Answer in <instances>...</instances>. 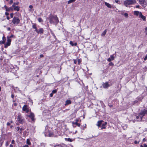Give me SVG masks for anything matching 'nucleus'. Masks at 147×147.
Segmentation results:
<instances>
[{
	"instance_id": "f257e3e1",
	"label": "nucleus",
	"mask_w": 147,
	"mask_h": 147,
	"mask_svg": "<svg viewBox=\"0 0 147 147\" xmlns=\"http://www.w3.org/2000/svg\"><path fill=\"white\" fill-rule=\"evenodd\" d=\"M49 22L51 24H57L59 22L58 18L56 16H51L49 18Z\"/></svg>"
},
{
	"instance_id": "f03ea898",
	"label": "nucleus",
	"mask_w": 147,
	"mask_h": 147,
	"mask_svg": "<svg viewBox=\"0 0 147 147\" xmlns=\"http://www.w3.org/2000/svg\"><path fill=\"white\" fill-rule=\"evenodd\" d=\"M136 2L135 0H126L124 2V4L125 6L128 7L129 5L133 4Z\"/></svg>"
},
{
	"instance_id": "7ed1b4c3",
	"label": "nucleus",
	"mask_w": 147,
	"mask_h": 147,
	"mask_svg": "<svg viewBox=\"0 0 147 147\" xmlns=\"http://www.w3.org/2000/svg\"><path fill=\"white\" fill-rule=\"evenodd\" d=\"M17 121L18 122L21 124H23L24 123V118L21 114H19L17 116Z\"/></svg>"
},
{
	"instance_id": "20e7f679",
	"label": "nucleus",
	"mask_w": 147,
	"mask_h": 147,
	"mask_svg": "<svg viewBox=\"0 0 147 147\" xmlns=\"http://www.w3.org/2000/svg\"><path fill=\"white\" fill-rule=\"evenodd\" d=\"M146 114H147V108L142 111L139 114V116L140 118V121L142 120V118Z\"/></svg>"
},
{
	"instance_id": "39448f33",
	"label": "nucleus",
	"mask_w": 147,
	"mask_h": 147,
	"mask_svg": "<svg viewBox=\"0 0 147 147\" xmlns=\"http://www.w3.org/2000/svg\"><path fill=\"white\" fill-rule=\"evenodd\" d=\"M12 22L14 24H18L20 22V20L19 18L14 17L12 20Z\"/></svg>"
},
{
	"instance_id": "423d86ee",
	"label": "nucleus",
	"mask_w": 147,
	"mask_h": 147,
	"mask_svg": "<svg viewBox=\"0 0 147 147\" xmlns=\"http://www.w3.org/2000/svg\"><path fill=\"white\" fill-rule=\"evenodd\" d=\"M7 42L5 45V48H7V47L9 46L11 44V40L8 36L7 37Z\"/></svg>"
},
{
	"instance_id": "0eeeda50",
	"label": "nucleus",
	"mask_w": 147,
	"mask_h": 147,
	"mask_svg": "<svg viewBox=\"0 0 147 147\" xmlns=\"http://www.w3.org/2000/svg\"><path fill=\"white\" fill-rule=\"evenodd\" d=\"M28 107L26 105H24L22 107V110L23 111H26L27 113L29 111V109Z\"/></svg>"
},
{
	"instance_id": "6e6552de",
	"label": "nucleus",
	"mask_w": 147,
	"mask_h": 147,
	"mask_svg": "<svg viewBox=\"0 0 147 147\" xmlns=\"http://www.w3.org/2000/svg\"><path fill=\"white\" fill-rule=\"evenodd\" d=\"M4 7L6 11H13V8L12 6L9 8H8L6 5H5L4 6Z\"/></svg>"
},
{
	"instance_id": "1a4fd4ad",
	"label": "nucleus",
	"mask_w": 147,
	"mask_h": 147,
	"mask_svg": "<svg viewBox=\"0 0 147 147\" xmlns=\"http://www.w3.org/2000/svg\"><path fill=\"white\" fill-rule=\"evenodd\" d=\"M139 3L141 4L142 6L145 7V5L146 4L145 0H139Z\"/></svg>"
},
{
	"instance_id": "9d476101",
	"label": "nucleus",
	"mask_w": 147,
	"mask_h": 147,
	"mask_svg": "<svg viewBox=\"0 0 147 147\" xmlns=\"http://www.w3.org/2000/svg\"><path fill=\"white\" fill-rule=\"evenodd\" d=\"M16 129L18 133L20 134H22V132L24 130V129L23 128H20L19 127H17L16 128Z\"/></svg>"
},
{
	"instance_id": "9b49d317",
	"label": "nucleus",
	"mask_w": 147,
	"mask_h": 147,
	"mask_svg": "<svg viewBox=\"0 0 147 147\" xmlns=\"http://www.w3.org/2000/svg\"><path fill=\"white\" fill-rule=\"evenodd\" d=\"M102 86L104 88H107L109 86V85L108 82H106L105 83H103L102 84Z\"/></svg>"
},
{
	"instance_id": "f8f14e48",
	"label": "nucleus",
	"mask_w": 147,
	"mask_h": 147,
	"mask_svg": "<svg viewBox=\"0 0 147 147\" xmlns=\"http://www.w3.org/2000/svg\"><path fill=\"white\" fill-rule=\"evenodd\" d=\"M139 18H140L142 19V20L144 21H146V17L144 16L142 14V13H140V14L139 16Z\"/></svg>"
},
{
	"instance_id": "ddd939ff",
	"label": "nucleus",
	"mask_w": 147,
	"mask_h": 147,
	"mask_svg": "<svg viewBox=\"0 0 147 147\" xmlns=\"http://www.w3.org/2000/svg\"><path fill=\"white\" fill-rule=\"evenodd\" d=\"M29 117L30 118V119H31L33 121H34V115L33 113H30V115L29 116Z\"/></svg>"
},
{
	"instance_id": "4468645a",
	"label": "nucleus",
	"mask_w": 147,
	"mask_h": 147,
	"mask_svg": "<svg viewBox=\"0 0 147 147\" xmlns=\"http://www.w3.org/2000/svg\"><path fill=\"white\" fill-rule=\"evenodd\" d=\"M115 57L113 55L110 56V57L107 60L109 62H111L112 60H114Z\"/></svg>"
},
{
	"instance_id": "2eb2a0df",
	"label": "nucleus",
	"mask_w": 147,
	"mask_h": 147,
	"mask_svg": "<svg viewBox=\"0 0 147 147\" xmlns=\"http://www.w3.org/2000/svg\"><path fill=\"white\" fill-rule=\"evenodd\" d=\"M71 103V101L70 100H67L65 101V106H66L69 104H70Z\"/></svg>"
},
{
	"instance_id": "dca6fc26",
	"label": "nucleus",
	"mask_w": 147,
	"mask_h": 147,
	"mask_svg": "<svg viewBox=\"0 0 147 147\" xmlns=\"http://www.w3.org/2000/svg\"><path fill=\"white\" fill-rule=\"evenodd\" d=\"M140 13H141V12L138 11H134V14L137 16H139Z\"/></svg>"
},
{
	"instance_id": "f3484780",
	"label": "nucleus",
	"mask_w": 147,
	"mask_h": 147,
	"mask_svg": "<svg viewBox=\"0 0 147 147\" xmlns=\"http://www.w3.org/2000/svg\"><path fill=\"white\" fill-rule=\"evenodd\" d=\"M12 7L15 10L17 11H18L19 10L20 7L18 6H16Z\"/></svg>"
},
{
	"instance_id": "a211bd4d",
	"label": "nucleus",
	"mask_w": 147,
	"mask_h": 147,
	"mask_svg": "<svg viewBox=\"0 0 147 147\" xmlns=\"http://www.w3.org/2000/svg\"><path fill=\"white\" fill-rule=\"evenodd\" d=\"M44 30L42 28H40L38 30V34H42L43 33Z\"/></svg>"
},
{
	"instance_id": "6ab92c4d",
	"label": "nucleus",
	"mask_w": 147,
	"mask_h": 147,
	"mask_svg": "<svg viewBox=\"0 0 147 147\" xmlns=\"http://www.w3.org/2000/svg\"><path fill=\"white\" fill-rule=\"evenodd\" d=\"M103 121L102 120L98 121L97 122V125L98 126V127H100L102 124V122Z\"/></svg>"
},
{
	"instance_id": "aec40b11",
	"label": "nucleus",
	"mask_w": 147,
	"mask_h": 147,
	"mask_svg": "<svg viewBox=\"0 0 147 147\" xmlns=\"http://www.w3.org/2000/svg\"><path fill=\"white\" fill-rule=\"evenodd\" d=\"M107 31V29L105 30L104 31V32L102 33L101 35V36H104L105 35V34L106 33Z\"/></svg>"
},
{
	"instance_id": "412c9836",
	"label": "nucleus",
	"mask_w": 147,
	"mask_h": 147,
	"mask_svg": "<svg viewBox=\"0 0 147 147\" xmlns=\"http://www.w3.org/2000/svg\"><path fill=\"white\" fill-rule=\"evenodd\" d=\"M105 5H106L108 7L111 8V5L108 3L105 2Z\"/></svg>"
},
{
	"instance_id": "4be33fe9",
	"label": "nucleus",
	"mask_w": 147,
	"mask_h": 147,
	"mask_svg": "<svg viewBox=\"0 0 147 147\" xmlns=\"http://www.w3.org/2000/svg\"><path fill=\"white\" fill-rule=\"evenodd\" d=\"M65 146V145L63 144H60L58 145H56L54 146V147H64Z\"/></svg>"
},
{
	"instance_id": "5701e85b",
	"label": "nucleus",
	"mask_w": 147,
	"mask_h": 147,
	"mask_svg": "<svg viewBox=\"0 0 147 147\" xmlns=\"http://www.w3.org/2000/svg\"><path fill=\"white\" fill-rule=\"evenodd\" d=\"M72 124H76V125L78 127H80V124L79 123H77V122H73L72 123Z\"/></svg>"
},
{
	"instance_id": "b1692460",
	"label": "nucleus",
	"mask_w": 147,
	"mask_h": 147,
	"mask_svg": "<svg viewBox=\"0 0 147 147\" xmlns=\"http://www.w3.org/2000/svg\"><path fill=\"white\" fill-rule=\"evenodd\" d=\"M76 0H69L68 1V4H70L76 1Z\"/></svg>"
},
{
	"instance_id": "393cba45",
	"label": "nucleus",
	"mask_w": 147,
	"mask_h": 147,
	"mask_svg": "<svg viewBox=\"0 0 147 147\" xmlns=\"http://www.w3.org/2000/svg\"><path fill=\"white\" fill-rule=\"evenodd\" d=\"M26 143L28 145H30L31 144V143L30 142L29 139H27Z\"/></svg>"
},
{
	"instance_id": "a878e982",
	"label": "nucleus",
	"mask_w": 147,
	"mask_h": 147,
	"mask_svg": "<svg viewBox=\"0 0 147 147\" xmlns=\"http://www.w3.org/2000/svg\"><path fill=\"white\" fill-rule=\"evenodd\" d=\"M19 4V2L14 3L12 5V6H16V5H18Z\"/></svg>"
},
{
	"instance_id": "bb28decb",
	"label": "nucleus",
	"mask_w": 147,
	"mask_h": 147,
	"mask_svg": "<svg viewBox=\"0 0 147 147\" xmlns=\"http://www.w3.org/2000/svg\"><path fill=\"white\" fill-rule=\"evenodd\" d=\"M66 140L68 141L69 142H72V140L71 139L68 138H65V139Z\"/></svg>"
},
{
	"instance_id": "cd10ccee",
	"label": "nucleus",
	"mask_w": 147,
	"mask_h": 147,
	"mask_svg": "<svg viewBox=\"0 0 147 147\" xmlns=\"http://www.w3.org/2000/svg\"><path fill=\"white\" fill-rule=\"evenodd\" d=\"M106 128V127H105V125H104V124H102V127L101 128V129H105Z\"/></svg>"
},
{
	"instance_id": "c85d7f7f",
	"label": "nucleus",
	"mask_w": 147,
	"mask_h": 147,
	"mask_svg": "<svg viewBox=\"0 0 147 147\" xmlns=\"http://www.w3.org/2000/svg\"><path fill=\"white\" fill-rule=\"evenodd\" d=\"M124 15L126 18H127L128 17V14L127 13H125Z\"/></svg>"
},
{
	"instance_id": "c756f323",
	"label": "nucleus",
	"mask_w": 147,
	"mask_h": 147,
	"mask_svg": "<svg viewBox=\"0 0 147 147\" xmlns=\"http://www.w3.org/2000/svg\"><path fill=\"white\" fill-rule=\"evenodd\" d=\"M69 44L72 46H74V43H73V42L71 41L69 42Z\"/></svg>"
},
{
	"instance_id": "7c9ffc66",
	"label": "nucleus",
	"mask_w": 147,
	"mask_h": 147,
	"mask_svg": "<svg viewBox=\"0 0 147 147\" xmlns=\"http://www.w3.org/2000/svg\"><path fill=\"white\" fill-rule=\"evenodd\" d=\"M32 28L34 29L36 28H37L36 27V25L35 24H33L32 25Z\"/></svg>"
},
{
	"instance_id": "2f4dec72",
	"label": "nucleus",
	"mask_w": 147,
	"mask_h": 147,
	"mask_svg": "<svg viewBox=\"0 0 147 147\" xmlns=\"http://www.w3.org/2000/svg\"><path fill=\"white\" fill-rule=\"evenodd\" d=\"M38 21L40 22H42V20L41 18H39L38 19Z\"/></svg>"
},
{
	"instance_id": "473e14b6",
	"label": "nucleus",
	"mask_w": 147,
	"mask_h": 147,
	"mask_svg": "<svg viewBox=\"0 0 147 147\" xmlns=\"http://www.w3.org/2000/svg\"><path fill=\"white\" fill-rule=\"evenodd\" d=\"M109 65L110 66H113L114 65L113 63L112 62H110L109 63Z\"/></svg>"
},
{
	"instance_id": "72a5a7b5",
	"label": "nucleus",
	"mask_w": 147,
	"mask_h": 147,
	"mask_svg": "<svg viewBox=\"0 0 147 147\" xmlns=\"http://www.w3.org/2000/svg\"><path fill=\"white\" fill-rule=\"evenodd\" d=\"M139 141L138 142L136 140H135L134 142V143L135 144H139Z\"/></svg>"
},
{
	"instance_id": "f704fd0d",
	"label": "nucleus",
	"mask_w": 147,
	"mask_h": 147,
	"mask_svg": "<svg viewBox=\"0 0 147 147\" xmlns=\"http://www.w3.org/2000/svg\"><path fill=\"white\" fill-rule=\"evenodd\" d=\"M147 60V55H146L144 58V60L146 61Z\"/></svg>"
},
{
	"instance_id": "c9c22d12",
	"label": "nucleus",
	"mask_w": 147,
	"mask_h": 147,
	"mask_svg": "<svg viewBox=\"0 0 147 147\" xmlns=\"http://www.w3.org/2000/svg\"><path fill=\"white\" fill-rule=\"evenodd\" d=\"M10 17L11 18H12L13 17V13H11L10 14Z\"/></svg>"
},
{
	"instance_id": "e433bc0d",
	"label": "nucleus",
	"mask_w": 147,
	"mask_h": 147,
	"mask_svg": "<svg viewBox=\"0 0 147 147\" xmlns=\"http://www.w3.org/2000/svg\"><path fill=\"white\" fill-rule=\"evenodd\" d=\"M2 144H3V142L1 140H0V146H1L2 145Z\"/></svg>"
},
{
	"instance_id": "4c0bfd02",
	"label": "nucleus",
	"mask_w": 147,
	"mask_h": 147,
	"mask_svg": "<svg viewBox=\"0 0 147 147\" xmlns=\"http://www.w3.org/2000/svg\"><path fill=\"white\" fill-rule=\"evenodd\" d=\"M57 92L56 90H54L52 91V93H55Z\"/></svg>"
},
{
	"instance_id": "58836bf2",
	"label": "nucleus",
	"mask_w": 147,
	"mask_h": 147,
	"mask_svg": "<svg viewBox=\"0 0 147 147\" xmlns=\"http://www.w3.org/2000/svg\"><path fill=\"white\" fill-rule=\"evenodd\" d=\"M5 14L6 16H7L9 15V13L7 12H6L5 13Z\"/></svg>"
},
{
	"instance_id": "ea45409f",
	"label": "nucleus",
	"mask_w": 147,
	"mask_h": 147,
	"mask_svg": "<svg viewBox=\"0 0 147 147\" xmlns=\"http://www.w3.org/2000/svg\"><path fill=\"white\" fill-rule=\"evenodd\" d=\"M10 124H11V123L10 122H8L7 123V126H9V125H10Z\"/></svg>"
},
{
	"instance_id": "a19ab883",
	"label": "nucleus",
	"mask_w": 147,
	"mask_h": 147,
	"mask_svg": "<svg viewBox=\"0 0 147 147\" xmlns=\"http://www.w3.org/2000/svg\"><path fill=\"white\" fill-rule=\"evenodd\" d=\"M5 41H0V43L1 44H3L5 42Z\"/></svg>"
},
{
	"instance_id": "79ce46f5",
	"label": "nucleus",
	"mask_w": 147,
	"mask_h": 147,
	"mask_svg": "<svg viewBox=\"0 0 147 147\" xmlns=\"http://www.w3.org/2000/svg\"><path fill=\"white\" fill-rule=\"evenodd\" d=\"M29 7L30 9H32L33 8V6L32 5H30L29 6Z\"/></svg>"
},
{
	"instance_id": "37998d69",
	"label": "nucleus",
	"mask_w": 147,
	"mask_h": 147,
	"mask_svg": "<svg viewBox=\"0 0 147 147\" xmlns=\"http://www.w3.org/2000/svg\"><path fill=\"white\" fill-rule=\"evenodd\" d=\"M13 2V1L12 0H11L10 1L9 3L10 4H11Z\"/></svg>"
},
{
	"instance_id": "c03bdc74",
	"label": "nucleus",
	"mask_w": 147,
	"mask_h": 147,
	"mask_svg": "<svg viewBox=\"0 0 147 147\" xmlns=\"http://www.w3.org/2000/svg\"><path fill=\"white\" fill-rule=\"evenodd\" d=\"M14 142H15V141H14V140H12L11 141V143L12 144H14Z\"/></svg>"
},
{
	"instance_id": "a18cd8bd",
	"label": "nucleus",
	"mask_w": 147,
	"mask_h": 147,
	"mask_svg": "<svg viewBox=\"0 0 147 147\" xmlns=\"http://www.w3.org/2000/svg\"><path fill=\"white\" fill-rule=\"evenodd\" d=\"M35 29V31L37 32L38 33V30L37 29V28H36Z\"/></svg>"
},
{
	"instance_id": "49530a36",
	"label": "nucleus",
	"mask_w": 147,
	"mask_h": 147,
	"mask_svg": "<svg viewBox=\"0 0 147 147\" xmlns=\"http://www.w3.org/2000/svg\"><path fill=\"white\" fill-rule=\"evenodd\" d=\"M43 56H44L42 54L40 55V58L42 57H43Z\"/></svg>"
},
{
	"instance_id": "de8ad7c7",
	"label": "nucleus",
	"mask_w": 147,
	"mask_h": 147,
	"mask_svg": "<svg viewBox=\"0 0 147 147\" xmlns=\"http://www.w3.org/2000/svg\"><path fill=\"white\" fill-rule=\"evenodd\" d=\"M146 139L145 138H144L143 140V142H145L146 141Z\"/></svg>"
},
{
	"instance_id": "09e8293b",
	"label": "nucleus",
	"mask_w": 147,
	"mask_h": 147,
	"mask_svg": "<svg viewBox=\"0 0 147 147\" xmlns=\"http://www.w3.org/2000/svg\"><path fill=\"white\" fill-rule=\"evenodd\" d=\"M144 147H147V145H146L145 144H144Z\"/></svg>"
},
{
	"instance_id": "8fccbe9b",
	"label": "nucleus",
	"mask_w": 147,
	"mask_h": 147,
	"mask_svg": "<svg viewBox=\"0 0 147 147\" xmlns=\"http://www.w3.org/2000/svg\"><path fill=\"white\" fill-rule=\"evenodd\" d=\"M2 38H3V40L4 39H5V36H3Z\"/></svg>"
},
{
	"instance_id": "3c124183",
	"label": "nucleus",
	"mask_w": 147,
	"mask_h": 147,
	"mask_svg": "<svg viewBox=\"0 0 147 147\" xmlns=\"http://www.w3.org/2000/svg\"><path fill=\"white\" fill-rule=\"evenodd\" d=\"M78 63H79L81 62L80 60L79 59H78Z\"/></svg>"
},
{
	"instance_id": "603ef678",
	"label": "nucleus",
	"mask_w": 147,
	"mask_h": 147,
	"mask_svg": "<svg viewBox=\"0 0 147 147\" xmlns=\"http://www.w3.org/2000/svg\"><path fill=\"white\" fill-rule=\"evenodd\" d=\"M140 7V6L139 5H136V8H139V7Z\"/></svg>"
},
{
	"instance_id": "864d4df0",
	"label": "nucleus",
	"mask_w": 147,
	"mask_h": 147,
	"mask_svg": "<svg viewBox=\"0 0 147 147\" xmlns=\"http://www.w3.org/2000/svg\"><path fill=\"white\" fill-rule=\"evenodd\" d=\"M50 96L51 97H52L53 96V94L52 93H51L50 95Z\"/></svg>"
},
{
	"instance_id": "5fc2aeb1",
	"label": "nucleus",
	"mask_w": 147,
	"mask_h": 147,
	"mask_svg": "<svg viewBox=\"0 0 147 147\" xmlns=\"http://www.w3.org/2000/svg\"><path fill=\"white\" fill-rule=\"evenodd\" d=\"M11 97H12V98H13L14 97V95L13 94H12L11 95Z\"/></svg>"
},
{
	"instance_id": "6e6d98bb",
	"label": "nucleus",
	"mask_w": 147,
	"mask_h": 147,
	"mask_svg": "<svg viewBox=\"0 0 147 147\" xmlns=\"http://www.w3.org/2000/svg\"><path fill=\"white\" fill-rule=\"evenodd\" d=\"M7 20H9L10 19V18H9V17L7 16Z\"/></svg>"
},
{
	"instance_id": "4d7b16f0",
	"label": "nucleus",
	"mask_w": 147,
	"mask_h": 147,
	"mask_svg": "<svg viewBox=\"0 0 147 147\" xmlns=\"http://www.w3.org/2000/svg\"><path fill=\"white\" fill-rule=\"evenodd\" d=\"M74 45H75V46H76L77 45V43L76 42H75L74 44Z\"/></svg>"
},
{
	"instance_id": "13d9d810",
	"label": "nucleus",
	"mask_w": 147,
	"mask_h": 147,
	"mask_svg": "<svg viewBox=\"0 0 147 147\" xmlns=\"http://www.w3.org/2000/svg\"><path fill=\"white\" fill-rule=\"evenodd\" d=\"M119 1L118 0H115V1L117 3H118Z\"/></svg>"
},
{
	"instance_id": "bf43d9fd",
	"label": "nucleus",
	"mask_w": 147,
	"mask_h": 147,
	"mask_svg": "<svg viewBox=\"0 0 147 147\" xmlns=\"http://www.w3.org/2000/svg\"><path fill=\"white\" fill-rule=\"evenodd\" d=\"M9 147H13V145L12 144H11L10 145Z\"/></svg>"
},
{
	"instance_id": "052dcab7",
	"label": "nucleus",
	"mask_w": 147,
	"mask_h": 147,
	"mask_svg": "<svg viewBox=\"0 0 147 147\" xmlns=\"http://www.w3.org/2000/svg\"><path fill=\"white\" fill-rule=\"evenodd\" d=\"M52 135V134L51 133V134H49V136H51Z\"/></svg>"
},
{
	"instance_id": "680f3d73",
	"label": "nucleus",
	"mask_w": 147,
	"mask_h": 147,
	"mask_svg": "<svg viewBox=\"0 0 147 147\" xmlns=\"http://www.w3.org/2000/svg\"><path fill=\"white\" fill-rule=\"evenodd\" d=\"M78 119H76V122H77V123H78Z\"/></svg>"
},
{
	"instance_id": "e2e57ef3",
	"label": "nucleus",
	"mask_w": 147,
	"mask_h": 147,
	"mask_svg": "<svg viewBox=\"0 0 147 147\" xmlns=\"http://www.w3.org/2000/svg\"><path fill=\"white\" fill-rule=\"evenodd\" d=\"M139 116H137L136 117V118L137 119H138L139 118Z\"/></svg>"
},
{
	"instance_id": "0e129e2a",
	"label": "nucleus",
	"mask_w": 147,
	"mask_h": 147,
	"mask_svg": "<svg viewBox=\"0 0 147 147\" xmlns=\"http://www.w3.org/2000/svg\"><path fill=\"white\" fill-rule=\"evenodd\" d=\"M23 147H29L28 145H25V146H24Z\"/></svg>"
},
{
	"instance_id": "69168bd1",
	"label": "nucleus",
	"mask_w": 147,
	"mask_h": 147,
	"mask_svg": "<svg viewBox=\"0 0 147 147\" xmlns=\"http://www.w3.org/2000/svg\"><path fill=\"white\" fill-rule=\"evenodd\" d=\"M137 101L136 100L135 101H134V103H136L137 102Z\"/></svg>"
},
{
	"instance_id": "338daca9",
	"label": "nucleus",
	"mask_w": 147,
	"mask_h": 147,
	"mask_svg": "<svg viewBox=\"0 0 147 147\" xmlns=\"http://www.w3.org/2000/svg\"><path fill=\"white\" fill-rule=\"evenodd\" d=\"M109 106L110 107H113V105H109Z\"/></svg>"
},
{
	"instance_id": "774afa93",
	"label": "nucleus",
	"mask_w": 147,
	"mask_h": 147,
	"mask_svg": "<svg viewBox=\"0 0 147 147\" xmlns=\"http://www.w3.org/2000/svg\"><path fill=\"white\" fill-rule=\"evenodd\" d=\"M13 35H11V36H10V38H11V37H13Z\"/></svg>"
}]
</instances>
